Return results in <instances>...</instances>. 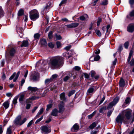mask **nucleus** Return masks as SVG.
<instances>
[{"instance_id": "3", "label": "nucleus", "mask_w": 134, "mask_h": 134, "mask_svg": "<svg viewBox=\"0 0 134 134\" xmlns=\"http://www.w3.org/2000/svg\"><path fill=\"white\" fill-rule=\"evenodd\" d=\"M21 115L18 116L14 121V123L16 125L21 126L23 124L26 120L27 119L24 118L21 121Z\"/></svg>"}, {"instance_id": "23", "label": "nucleus", "mask_w": 134, "mask_h": 134, "mask_svg": "<svg viewBox=\"0 0 134 134\" xmlns=\"http://www.w3.org/2000/svg\"><path fill=\"white\" fill-rule=\"evenodd\" d=\"M97 123L94 122L92 123L89 126V128L91 129H92L95 127L97 125Z\"/></svg>"}, {"instance_id": "63", "label": "nucleus", "mask_w": 134, "mask_h": 134, "mask_svg": "<svg viewBox=\"0 0 134 134\" xmlns=\"http://www.w3.org/2000/svg\"><path fill=\"white\" fill-rule=\"evenodd\" d=\"M99 132L98 130L93 131L91 132L90 134H97Z\"/></svg>"}, {"instance_id": "17", "label": "nucleus", "mask_w": 134, "mask_h": 134, "mask_svg": "<svg viewBox=\"0 0 134 134\" xmlns=\"http://www.w3.org/2000/svg\"><path fill=\"white\" fill-rule=\"evenodd\" d=\"M118 101H112L110 102L109 105L107 107V109H111L114 105H115Z\"/></svg>"}, {"instance_id": "5", "label": "nucleus", "mask_w": 134, "mask_h": 134, "mask_svg": "<svg viewBox=\"0 0 134 134\" xmlns=\"http://www.w3.org/2000/svg\"><path fill=\"white\" fill-rule=\"evenodd\" d=\"M126 118L122 115L121 116L120 115H118L115 119L116 121L118 123H120L122 124L123 122L125 124H127V121Z\"/></svg>"}, {"instance_id": "19", "label": "nucleus", "mask_w": 134, "mask_h": 134, "mask_svg": "<svg viewBox=\"0 0 134 134\" xmlns=\"http://www.w3.org/2000/svg\"><path fill=\"white\" fill-rule=\"evenodd\" d=\"M79 126L76 124H75L71 129V130L72 132L76 131L78 130L79 129Z\"/></svg>"}, {"instance_id": "56", "label": "nucleus", "mask_w": 134, "mask_h": 134, "mask_svg": "<svg viewBox=\"0 0 134 134\" xmlns=\"http://www.w3.org/2000/svg\"><path fill=\"white\" fill-rule=\"evenodd\" d=\"M95 73L94 71H91V76L92 78L95 76Z\"/></svg>"}, {"instance_id": "54", "label": "nucleus", "mask_w": 134, "mask_h": 134, "mask_svg": "<svg viewBox=\"0 0 134 134\" xmlns=\"http://www.w3.org/2000/svg\"><path fill=\"white\" fill-rule=\"evenodd\" d=\"M129 3L131 7H132V6L134 3V0H129Z\"/></svg>"}, {"instance_id": "53", "label": "nucleus", "mask_w": 134, "mask_h": 134, "mask_svg": "<svg viewBox=\"0 0 134 134\" xmlns=\"http://www.w3.org/2000/svg\"><path fill=\"white\" fill-rule=\"evenodd\" d=\"M48 46L50 47L51 48H53L54 47V45L52 42H50L48 43Z\"/></svg>"}, {"instance_id": "37", "label": "nucleus", "mask_w": 134, "mask_h": 134, "mask_svg": "<svg viewBox=\"0 0 134 134\" xmlns=\"http://www.w3.org/2000/svg\"><path fill=\"white\" fill-rule=\"evenodd\" d=\"M130 103V101H125V102L124 103L123 105H122V107H125L127 105L129 104Z\"/></svg>"}, {"instance_id": "21", "label": "nucleus", "mask_w": 134, "mask_h": 134, "mask_svg": "<svg viewBox=\"0 0 134 134\" xmlns=\"http://www.w3.org/2000/svg\"><path fill=\"white\" fill-rule=\"evenodd\" d=\"M125 85V83L124 80L122 78H121L119 82V85L121 87H124Z\"/></svg>"}, {"instance_id": "15", "label": "nucleus", "mask_w": 134, "mask_h": 134, "mask_svg": "<svg viewBox=\"0 0 134 134\" xmlns=\"http://www.w3.org/2000/svg\"><path fill=\"white\" fill-rule=\"evenodd\" d=\"M58 109L56 108H54L52 110L51 115L54 116H57L58 115Z\"/></svg>"}, {"instance_id": "60", "label": "nucleus", "mask_w": 134, "mask_h": 134, "mask_svg": "<svg viewBox=\"0 0 134 134\" xmlns=\"http://www.w3.org/2000/svg\"><path fill=\"white\" fill-rule=\"evenodd\" d=\"M33 122V120H32L30 121V122L28 123L27 126V127H30L32 124Z\"/></svg>"}, {"instance_id": "35", "label": "nucleus", "mask_w": 134, "mask_h": 134, "mask_svg": "<svg viewBox=\"0 0 134 134\" xmlns=\"http://www.w3.org/2000/svg\"><path fill=\"white\" fill-rule=\"evenodd\" d=\"M23 13H24L23 9H21L19 10V11L18 12V16H21L23 14Z\"/></svg>"}, {"instance_id": "52", "label": "nucleus", "mask_w": 134, "mask_h": 134, "mask_svg": "<svg viewBox=\"0 0 134 134\" xmlns=\"http://www.w3.org/2000/svg\"><path fill=\"white\" fill-rule=\"evenodd\" d=\"M43 116H42L41 118L38 119L36 121L35 123L37 124L41 121L43 119Z\"/></svg>"}, {"instance_id": "33", "label": "nucleus", "mask_w": 134, "mask_h": 134, "mask_svg": "<svg viewBox=\"0 0 134 134\" xmlns=\"http://www.w3.org/2000/svg\"><path fill=\"white\" fill-rule=\"evenodd\" d=\"M106 110V107H103L101 108L99 110V112L100 113H103Z\"/></svg>"}, {"instance_id": "46", "label": "nucleus", "mask_w": 134, "mask_h": 134, "mask_svg": "<svg viewBox=\"0 0 134 134\" xmlns=\"http://www.w3.org/2000/svg\"><path fill=\"white\" fill-rule=\"evenodd\" d=\"M95 31L97 35H98V36L100 37L101 36V33L99 30H96Z\"/></svg>"}, {"instance_id": "40", "label": "nucleus", "mask_w": 134, "mask_h": 134, "mask_svg": "<svg viewBox=\"0 0 134 134\" xmlns=\"http://www.w3.org/2000/svg\"><path fill=\"white\" fill-rule=\"evenodd\" d=\"M81 69V68L78 66H75L73 69V71L75 70L76 71H79Z\"/></svg>"}, {"instance_id": "25", "label": "nucleus", "mask_w": 134, "mask_h": 134, "mask_svg": "<svg viewBox=\"0 0 134 134\" xmlns=\"http://www.w3.org/2000/svg\"><path fill=\"white\" fill-rule=\"evenodd\" d=\"M3 106L5 109H7L9 106V102L8 101L5 102L3 104Z\"/></svg>"}, {"instance_id": "13", "label": "nucleus", "mask_w": 134, "mask_h": 134, "mask_svg": "<svg viewBox=\"0 0 134 134\" xmlns=\"http://www.w3.org/2000/svg\"><path fill=\"white\" fill-rule=\"evenodd\" d=\"M96 88V86H94L90 87L87 91V94L89 95L93 93L94 92V89Z\"/></svg>"}, {"instance_id": "58", "label": "nucleus", "mask_w": 134, "mask_h": 134, "mask_svg": "<svg viewBox=\"0 0 134 134\" xmlns=\"http://www.w3.org/2000/svg\"><path fill=\"white\" fill-rule=\"evenodd\" d=\"M56 37L57 40H60L62 39V38L61 36L59 35H55Z\"/></svg>"}, {"instance_id": "34", "label": "nucleus", "mask_w": 134, "mask_h": 134, "mask_svg": "<svg viewBox=\"0 0 134 134\" xmlns=\"http://www.w3.org/2000/svg\"><path fill=\"white\" fill-rule=\"evenodd\" d=\"M28 101H26V109H30L31 105V103H28Z\"/></svg>"}, {"instance_id": "59", "label": "nucleus", "mask_w": 134, "mask_h": 134, "mask_svg": "<svg viewBox=\"0 0 134 134\" xmlns=\"http://www.w3.org/2000/svg\"><path fill=\"white\" fill-rule=\"evenodd\" d=\"M83 75L85 78L86 79H88L89 78V75L88 74L85 73H83Z\"/></svg>"}, {"instance_id": "20", "label": "nucleus", "mask_w": 134, "mask_h": 134, "mask_svg": "<svg viewBox=\"0 0 134 134\" xmlns=\"http://www.w3.org/2000/svg\"><path fill=\"white\" fill-rule=\"evenodd\" d=\"M60 99L62 100H66V98L65 95V93L64 92H62L60 95Z\"/></svg>"}, {"instance_id": "9", "label": "nucleus", "mask_w": 134, "mask_h": 134, "mask_svg": "<svg viewBox=\"0 0 134 134\" xmlns=\"http://www.w3.org/2000/svg\"><path fill=\"white\" fill-rule=\"evenodd\" d=\"M41 129L42 133L44 134H47L50 133L51 129L48 128L46 126H44L41 127Z\"/></svg>"}, {"instance_id": "43", "label": "nucleus", "mask_w": 134, "mask_h": 134, "mask_svg": "<svg viewBox=\"0 0 134 134\" xmlns=\"http://www.w3.org/2000/svg\"><path fill=\"white\" fill-rule=\"evenodd\" d=\"M100 57L99 55H97L94 58V61H97L100 59Z\"/></svg>"}, {"instance_id": "39", "label": "nucleus", "mask_w": 134, "mask_h": 134, "mask_svg": "<svg viewBox=\"0 0 134 134\" xmlns=\"http://www.w3.org/2000/svg\"><path fill=\"white\" fill-rule=\"evenodd\" d=\"M19 100H23L24 98V95L23 94L19 95Z\"/></svg>"}, {"instance_id": "26", "label": "nucleus", "mask_w": 134, "mask_h": 134, "mask_svg": "<svg viewBox=\"0 0 134 134\" xmlns=\"http://www.w3.org/2000/svg\"><path fill=\"white\" fill-rule=\"evenodd\" d=\"M15 50L13 48L11 49L10 51V55L11 56H13L15 53Z\"/></svg>"}, {"instance_id": "10", "label": "nucleus", "mask_w": 134, "mask_h": 134, "mask_svg": "<svg viewBox=\"0 0 134 134\" xmlns=\"http://www.w3.org/2000/svg\"><path fill=\"white\" fill-rule=\"evenodd\" d=\"M20 74V71H19L17 72V74H16L15 72H14L13 74L10 77L9 79V80H11L15 77V78L13 79V81L15 82L18 79L19 75Z\"/></svg>"}, {"instance_id": "11", "label": "nucleus", "mask_w": 134, "mask_h": 134, "mask_svg": "<svg viewBox=\"0 0 134 134\" xmlns=\"http://www.w3.org/2000/svg\"><path fill=\"white\" fill-rule=\"evenodd\" d=\"M127 30L129 32H132L134 31V24H131L129 25L127 27Z\"/></svg>"}, {"instance_id": "61", "label": "nucleus", "mask_w": 134, "mask_h": 134, "mask_svg": "<svg viewBox=\"0 0 134 134\" xmlns=\"http://www.w3.org/2000/svg\"><path fill=\"white\" fill-rule=\"evenodd\" d=\"M3 132V126L2 125H0V134H2Z\"/></svg>"}, {"instance_id": "31", "label": "nucleus", "mask_w": 134, "mask_h": 134, "mask_svg": "<svg viewBox=\"0 0 134 134\" xmlns=\"http://www.w3.org/2000/svg\"><path fill=\"white\" fill-rule=\"evenodd\" d=\"M39 98V97L38 96H33L31 97H30L29 99L30 100H38Z\"/></svg>"}, {"instance_id": "30", "label": "nucleus", "mask_w": 134, "mask_h": 134, "mask_svg": "<svg viewBox=\"0 0 134 134\" xmlns=\"http://www.w3.org/2000/svg\"><path fill=\"white\" fill-rule=\"evenodd\" d=\"M41 43L42 44L47 46V43L45 39H43L41 40Z\"/></svg>"}, {"instance_id": "45", "label": "nucleus", "mask_w": 134, "mask_h": 134, "mask_svg": "<svg viewBox=\"0 0 134 134\" xmlns=\"http://www.w3.org/2000/svg\"><path fill=\"white\" fill-rule=\"evenodd\" d=\"M108 3V0H104L102 3V4L103 5H107Z\"/></svg>"}, {"instance_id": "2", "label": "nucleus", "mask_w": 134, "mask_h": 134, "mask_svg": "<svg viewBox=\"0 0 134 134\" xmlns=\"http://www.w3.org/2000/svg\"><path fill=\"white\" fill-rule=\"evenodd\" d=\"M30 17L31 19L33 21L38 19L39 16V13L36 9L32 10L29 12Z\"/></svg>"}, {"instance_id": "16", "label": "nucleus", "mask_w": 134, "mask_h": 134, "mask_svg": "<svg viewBox=\"0 0 134 134\" xmlns=\"http://www.w3.org/2000/svg\"><path fill=\"white\" fill-rule=\"evenodd\" d=\"M134 17V10L131 11L129 13V14L126 16V18L129 20H132V17Z\"/></svg>"}, {"instance_id": "1", "label": "nucleus", "mask_w": 134, "mask_h": 134, "mask_svg": "<svg viewBox=\"0 0 134 134\" xmlns=\"http://www.w3.org/2000/svg\"><path fill=\"white\" fill-rule=\"evenodd\" d=\"M64 58L61 56H57L51 58L48 63L49 65L51 67L57 68L63 65Z\"/></svg>"}, {"instance_id": "22", "label": "nucleus", "mask_w": 134, "mask_h": 134, "mask_svg": "<svg viewBox=\"0 0 134 134\" xmlns=\"http://www.w3.org/2000/svg\"><path fill=\"white\" fill-rule=\"evenodd\" d=\"M28 90L31 91L35 92L38 90V88L36 87H33L29 86L27 88Z\"/></svg>"}, {"instance_id": "50", "label": "nucleus", "mask_w": 134, "mask_h": 134, "mask_svg": "<svg viewBox=\"0 0 134 134\" xmlns=\"http://www.w3.org/2000/svg\"><path fill=\"white\" fill-rule=\"evenodd\" d=\"M102 20L101 18H98L97 22V25L98 26H99V25L100 23L102 21Z\"/></svg>"}, {"instance_id": "29", "label": "nucleus", "mask_w": 134, "mask_h": 134, "mask_svg": "<svg viewBox=\"0 0 134 134\" xmlns=\"http://www.w3.org/2000/svg\"><path fill=\"white\" fill-rule=\"evenodd\" d=\"M52 81L51 79H47L45 81V83L46 85H48Z\"/></svg>"}, {"instance_id": "24", "label": "nucleus", "mask_w": 134, "mask_h": 134, "mask_svg": "<svg viewBox=\"0 0 134 134\" xmlns=\"http://www.w3.org/2000/svg\"><path fill=\"white\" fill-rule=\"evenodd\" d=\"M29 44L28 41L27 40H24L23 41V42L21 46V47H26Z\"/></svg>"}, {"instance_id": "6", "label": "nucleus", "mask_w": 134, "mask_h": 134, "mask_svg": "<svg viewBox=\"0 0 134 134\" xmlns=\"http://www.w3.org/2000/svg\"><path fill=\"white\" fill-rule=\"evenodd\" d=\"M31 78L34 81H38L40 79L39 73L37 72H34L31 75Z\"/></svg>"}, {"instance_id": "64", "label": "nucleus", "mask_w": 134, "mask_h": 134, "mask_svg": "<svg viewBox=\"0 0 134 134\" xmlns=\"http://www.w3.org/2000/svg\"><path fill=\"white\" fill-rule=\"evenodd\" d=\"M51 121V117H50L49 118L48 120H46L45 121V123H48L49 122Z\"/></svg>"}, {"instance_id": "42", "label": "nucleus", "mask_w": 134, "mask_h": 134, "mask_svg": "<svg viewBox=\"0 0 134 134\" xmlns=\"http://www.w3.org/2000/svg\"><path fill=\"white\" fill-rule=\"evenodd\" d=\"M123 49V48L122 47V44L120 45L119 47L118 51L120 53L122 51Z\"/></svg>"}, {"instance_id": "14", "label": "nucleus", "mask_w": 134, "mask_h": 134, "mask_svg": "<svg viewBox=\"0 0 134 134\" xmlns=\"http://www.w3.org/2000/svg\"><path fill=\"white\" fill-rule=\"evenodd\" d=\"M79 25L78 23H72L69 24L65 25L68 28H75L77 27Z\"/></svg>"}, {"instance_id": "44", "label": "nucleus", "mask_w": 134, "mask_h": 134, "mask_svg": "<svg viewBox=\"0 0 134 134\" xmlns=\"http://www.w3.org/2000/svg\"><path fill=\"white\" fill-rule=\"evenodd\" d=\"M53 105V104H50L47 105V108L46 109V110L47 111H48L49 109L51 108Z\"/></svg>"}, {"instance_id": "47", "label": "nucleus", "mask_w": 134, "mask_h": 134, "mask_svg": "<svg viewBox=\"0 0 134 134\" xmlns=\"http://www.w3.org/2000/svg\"><path fill=\"white\" fill-rule=\"evenodd\" d=\"M53 33L52 31H51L48 34V37L49 39H51L53 37Z\"/></svg>"}, {"instance_id": "4", "label": "nucleus", "mask_w": 134, "mask_h": 134, "mask_svg": "<svg viewBox=\"0 0 134 134\" xmlns=\"http://www.w3.org/2000/svg\"><path fill=\"white\" fill-rule=\"evenodd\" d=\"M132 112V111L129 109H126L122 111V115L127 120V123L129 122L128 121L130 119Z\"/></svg>"}, {"instance_id": "27", "label": "nucleus", "mask_w": 134, "mask_h": 134, "mask_svg": "<svg viewBox=\"0 0 134 134\" xmlns=\"http://www.w3.org/2000/svg\"><path fill=\"white\" fill-rule=\"evenodd\" d=\"M87 14H85L84 16H80L79 19L80 20H81L82 21L85 20L86 19V17H87Z\"/></svg>"}, {"instance_id": "48", "label": "nucleus", "mask_w": 134, "mask_h": 134, "mask_svg": "<svg viewBox=\"0 0 134 134\" xmlns=\"http://www.w3.org/2000/svg\"><path fill=\"white\" fill-rule=\"evenodd\" d=\"M12 131L10 127H8L7 130L6 134H12Z\"/></svg>"}, {"instance_id": "38", "label": "nucleus", "mask_w": 134, "mask_h": 134, "mask_svg": "<svg viewBox=\"0 0 134 134\" xmlns=\"http://www.w3.org/2000/svg\"><path fill=\"white\" fill-rule=\"evenodd\" d=\"M40 35L38 33H37L35 34L34 35V38L35 39H37L38 38H39L40 37Z\"/></svg>"}, {"instance_id": "36", "label": "nucleus", "mask_w": 134, "mask_h": 134, "mask_svg": "<svg viewBox=\"0 0 134 134\" xmlns=\"http://www.w3.org/2000/svg\"><path fill=\"white\" fill-rule=\"evenodd\" d=\"M107 32L109 33L111 29V27L109 24L106 27Z\"/></svg>"}, {"instance_id": "7", "label": "nucleus", "mask_w": 134, "mask_h": 134, "mask_svg": "<svg viewBox=\"0 0 134 134\" xmlns=\"http://www.w3.org/2000/svg\"><path fill=\"white\" fill-rule=\"evenodd\" d=\"M132 54L133 51L132 50H131L130 51L129 57L127 60V62L128 63H129L130 65L131 66H133L134 65V58L132 59L130 62L131 59Z\"/></svg>"}, {"instance_id": "8", "label": "nucleus", "mask_w": 134, "mask_h": 134, "mask_svg": "<svg viewBox=\"0 0 134 134\" xmlns=\"http://www.w3.org/2000/svg\"><path fill=\"white\" fill-rule=\"evenodd\" d=\"M58 113H63L65 110L64 103L63 101L61 102L58 105Z\"/></svg>"}, {"instance_id": "57", "label": "nucleus", "mask_w": 134, "mask_h": 134, "mask_svg": "<svg viewBox=\"0 0 134 134\" xmlns=\"http://www.w3.org/2000/svg\"><path fill=\"white\" fill-rule=\"evenodd\" d=\"M57 76H58V75H57V74H54V75H53L52 76H51V77L50 79H51L52 81V80L53 79H54L57 78Z\"/></svg>"}, {"instance_id": "12", "label": "nucleus", "mask_w": 134, "mask_h": 134, "mask_svg": "<svg viewBox=\"0 0 134 134\" xmlns=\"http://www.w3.org/2000/svg\"><path fill=\"white\" fill-rule=\"evenodd\" d=\"M17 31L20 37H22L23 35V30L21 27L17 26Z\"/></svg>"}, {"instance_id": "62", "label": "nucleus", "mask_w": 134, "mask_h": 134, "mask_svg": "<svg viewBox=\"0 0 134 134\" xmlns=\"http://www.w3.org/2000/svg\"><path fill=\"white\" fill-rule=\"evenodd\" d=\"M100 97L101 98L100 100H104L105 99V97L103 94H101Z\"/></svg>"}, {"instance_id": "18", "label": "nucleus", "mask_w": 134, "mask_h": 134, "mask_svg": "<svg viewBox=\"0 0 134 134\" xmlns=\"http://www.w3.org/2000/svg\"><path fill=\"white\" fill-rule=\"evenodd\" d=\"M73 74L72 72L69 74L68 75H66L63 79V81L66 82L67 81L69 80L71 77H72V75Z\"/></svg>"}, {"instance_id": "51", "label": "nucleus", "mask_w": 134, "mask_h": 134, "mask_svg": "<svg viewBox=\"0 0 134 134\" xmlns=\"http://www.w3.org/2000/svg\"><path fill=\"white\" fill-rule=\"evenodd\" d=\"M56 43L57 48H59L61 47L62 44L60 42L57 41L56 42Z\"/></svg>"}, {"instance_id": "41", "label": "nucleus", "mask_w": 134, "mask_h": 134, "mask_svg": "<svg viewBox=\"0 0 134 134\" xmlns=\"http://www.w3.org/2000/svg\"><path fill=\"white\" fill-rule=\"evenodd\" d=\"M75 93V90H72L70 91L68 93V96L70 97L74 94Z\"/></svg>"}, {"instance_id": "32", "label": "nucleus", "mask_w": 134, "mask_h": 134, "mask_svg": "<svg viewBox=\"0 0 134 134\" xmlns=\"http://www.w3.org/2000/svg\"><path fill=\"white\" fill-rule=\"evenodd\" d=\"M96 111H94L91 114L88 115V118L89 119H91L92 117L95 114H96Z\"/></svg>"}, {"instance_id": "49", "label": "nucleus", "mask_w": 134, "mask_h": 134, "mask_svg": "<svg viewBox=\"0 0 134 134\" xmlns=\"http://www.w3.org/2000/svg\"><path fill=\"white\" fill-rule=\"evenodd\" d=\"M3 11L1 6H0V16H3Z\"/></svg>"}, {"instance_id": "55", "label": "nucleus", "mask_w": 134, "mask_h": 134, "mask_svg": "<svg viewBox=\"0 0 134 134\" xmlns=\"http://www.w3.org/2000/svg\"><path fill=\"white\" fill-rule=\"evenodd\" d=\"M43 111L44 109L43 108H42L38 112V114L41 115L43 113Z\"/></svg>"}, {"instance_id": "28", "label": "nucleus", "mask_w": 134, "mask_h": 134, "mask_svg": "<svg viewBox=\"0 0 134 134\" xmlns=\"http://www.w3.org/2000/svg\"><path fill=\"white\" fill-rule=\"evenodd\" d=\"M129 45V42L127 41L124 44V47L126 49H127Z\"/></svg>"}]
</instances>
